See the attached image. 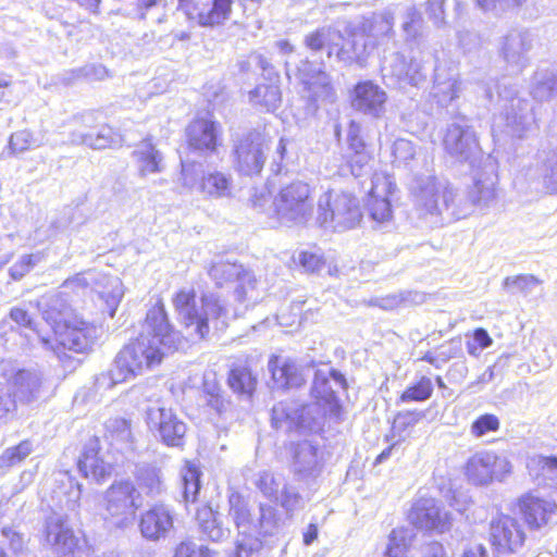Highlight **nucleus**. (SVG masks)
<instances>
[{
	"label": "nucleus",
	"instance_id": "5fc2aeb1",
	"mask_svg": "<svg viewBox=\"0 0 557 557\" xmlns=\"http://www.w3.org/2000/svg\"><path fill=\"white\" fill-rule=\"evenodd\" d=\"M36 263V258L33 255H25L20 258L15 267L20 269V274L28 272Z\"/></svg>",
	"mask_w": 557,
	"mask_h": 557
},
{
	"label": "nucleus",
	"instance_id": "8fccbe9b",
	"mask_svg": "<svg viewBox=\"0 0 557 557\" xmlns=\"http://www.w3.org/2000/svg\"><path fill=\"white\" fill-rule=\"evenodd\" d=\"M539 463L543 471L550 473L553 476L557 478V456L548 455V456H540Z\"/></svg>",
	"mask_w": 557,
	"mask_h": 557
},
{
	"label": "nucleus",
	"instance_id": "680f3d73",
	"mask_svg": "<svg viewBox=\"0 0 557 557\" xmlns=\"http://www.w3.org/2000/svg\"><path fill=\"white\" fill-rule=\"evenodd\" d=\"M277 45L286 53H290L294 50V47L288 40H281Z\"/></svg>",
	"mask_w": 557,
	"mask_h": 557
},
{
	"label": "nucleus",
	"instance_id": "bb28decb",
	"mask_svg": "<svg viewBox=\"0 0 557 557\" xmlns=\"http://www.w3.org/2000/svg\"><path fill=\"white\" fill-rule=\"evenodd\" d=\"M227 502L228 513L234 525L237 529L248 525L252 520V516L245 496L238 491H233L228 495Z\"/></svg>",
	"mask_w": 557,
	"mask_h": 557
},
{
	"label": "nucleus",
	"instance_id": "6e6552de",
	"mask_svg": "<svg viewBox=\"0 0 557 557\" xmlns=\"http://www.w3.org/2000/svg\"><path fill=\"white\" fill-rule=\"evenodd\" d=\"M510 462L495 451H481L471 456L465 465V474L475 485L500 480L510 473Z\"/></svg>",
	"mask_w": 557,
	"mask_h": 557
},
{
	"label": "nucleus",
	"instance_id": "f704fd0d",
	"mask_svg": "<svg viewBox=\"0 0 557 557\" xmlns=\"http://www.w3.org/2000/svg\"><path fill=\"white\" fill-rule=\"evenodd\" d=\"M106 434L111 441L133 442L132 421L123 417L110 419L106 424Z\"/></svg>",
	"mask_w": 557,
	"mask_h": 557
},
{
	"label": "nucleus",
	"instance_id": "09e8293b",
	"mask_svg": "<svg viewBox=\"0 0 557 557\" xmlns=\"http://www.w3.org/2000/svg\"><path fill=\"white\" fill-rule=\"evenodd\" d=\"M9 315L20 326L29 327L32 325V318L24 308L14 307L10 310Z\"/></svg>",
	"mask_w": 557,
	"mask_h": 557
},
{
	"label": "nucleus",
	"instance_id": "603ef678",
	"mask_svg": "<svg viewBox=\"0 0 557 557\" xmlns=\"http://www.w3.org/2000/svg\"><path fill=\"white\" fill-rule=\"evenodd\" d=\"M423 557H448L444 545L441 542H432L428 546V552Z\"/></svg>",
	"mask_w": 557,
	"mask_h": 557
},
{
	"label": "nucleus",
	"instance_id": "72a5a7b5",
	"mask_svg": "<svg viewBox=\"0 0 557 557\" xmlns=\"http://www.w3.org/2000/svg\"><path fill=\"white\" fill-rule=\"evenodd\" d=\"M33 450L32 442L23 440L18 444L7 448L0 455V468H11L22 462Z\"/></svg>",
	"mask_w": 557,
	"mask_h": 557
},
{
	"label": "nucleus",
	"instance_id": "a18cd8bd",
	"mask_svg": "<svg viewBox=\"0 0 557 557\" xmlns=\"http://www.w3.org/2000/svg\"><path fill=\"white\" fill-rule=\"evenodd\" d=\"M527 0H476V4L483 11H490L497 8L499 4H506L507 9L521 8Z\"/></svg>",
	"mask_w": 557,
	"mask_h": 557
},
{
	"label": "nucleus",
	"instance_id": "ea45409f",
	"mask_svg": "<svg viewBox=\"0 0 557 557\" xmlns=\"http://www.w3.org/2000/svg\"><path fill=\"white\" fill-rule=\"evenodd\" d=\"M262 547L261 541L251 534H243L242 540L236 541L234 557H251Z\"/></svg>",
	"mask_w": 557,
	"mask_h": 557
},
{
	"label": "nucleus",
	"instance_id": "4d7b16f0",
	"mask_svg": "<svg viewBox=\"0 0 557 557\" xmlns=\"http://www.w3.org/2000/svg\"><path fill=\"white\" fill-rule=\"evenodd\" d=\"M462 557H487V552L482 544H479L474 547L466 549Z\"/></svg>",
	"mask_w": 557,
	"mask_h": 557
},
{
	"label": "nucleus",
	"instance_id": "6e6d98bb",
	"mask_svg": "<svg viewBox=\"0 0 557 557\" xmlns=\"http://www.w3.org/2000/svg\"><path fill=\"white\" fill-rule=\"evenodd\" d=\"M319 530L314 523L308 524L306 531L302 533V542L305 545L312 544L318 539Z\"/></svg>",
	"mask_w": 557,
	"mask_h": 557
},
{
	"label": "nucleus",
	"instance_id": "c756f323",
	"mask_svg": "<svg viewBox=\"0 0 557 557\" xmlns=\"http://www.w3.org/2000/svg\"><path fill=\"white\" fill-rule=\"evenodd\" d=\"M135 156L140 163L139 173L145 176L151 173H159L162 171V157L156 147L147 141L146 149L135 152Z\"/></svg>",
	"mask_w": 557,
	"mask_h": 557
},
{
	"label": "nucleus",
	"instance_id": "2f4dec72",
	"mask_svg": "<svg viewBox=\"0 0 557 557\" xmlns=\"http://www.w3.org/2000/svg\"><path fill=\"white\" fill-rule=\"evenodd\" d=\"M336 34L331 27H320L310 32L305 37V46L311 51H321L325 47H329L327 57H331L333 49L331 46L332 36ZM338 37H342L341 33H337Z\"/></svg>",
	"mask_w": 557,
	"mask_h": 557
},
{
	"label": "nucleus",
	"instance_id": "aec40b11",
	"mask_svg": "<svg viewBox=\"0 0 557 557\" xmlns=\"http://www.w3.org/2000/svg\"><path fill=\"white\" fill-rule=\"evenodd\" d=\"M195 522L198 531L207 541L218 543L225 537V530L219 518V512L209 503L197 507Z\"/></svg>",
	"mask_w": 557,
	"mask_h": 557
},
{
	"label": "nucleus",
	"instance_id": "dca6fc26",
	"mask_svg": "<svg viewBox=\"0 0 557 557\" xmlns=\"http://www.w3.org/2000/svg\"><path fill=\"white\" fill-rule=\"evenodd\" d=\"M273 386L277 389H297L306 385V376L296 359L272 355L268 361Z\"/></svg>",
	"mask_w": 557,
	"mask_h": 557
},
{
	"label": "nucleus",
	"instance_id": "f257e3e1",
	"mask_svg": "<svg viewBox=\"0 0 557 557\" xmlns=\"http://www.w3.org/2000/svg\"><path fill=\"white\" fill-rule=\"evenodd\" d=\"M161 492V481L154 473L136 476V480L113 481L104 491L102 506L104 519L116 528L128 525L144 505L145 494L154 497Z\"/></svg>",
	"mask_w": 557,
	"mask_h": 557
},
{
	"label": "nucleus",
	"instance_id": "f03ea898",
	"mask_svg": "<svg viewBox=\"0 0 557 557\" xmlns=\"http://www.w3.org/2000/svg\"><path fill=\"white\" fill-rule=\"evenodd\" d=\"M176 348V345L156 341L145 333L129 338L114 358V368L111 371L113 383L125 382L160 367Z\"/></svg>",
	"mask_w": 557,
	"mask_h": 557
},
{
	"label": "nucleus",
	"instance_id": "4468645a",
	"mask_svg": "<svg viewBox=\"0 0 557 557\" xmlns=\"http://www.w3.org/2000/svg\"><path fill=\"white\" fill-rule=\"evenodd\" d=\"M411 523L432 534H444L449 532L453 527V516L444 510L435 502H421L410 509Z\"/></svg>",
	"mask_w": 557,
	"mask_h": 557
},
{
	"label": "nucleus",
	"instance_id": "7c9ffc66",
	"mask_svg": "<svg viewBox=\"0 0 557 557\" xmlns=\"http://www.w3.org/2000/svg\"><path fill=\"white\" fill-rule=\"evenodd\" d=\"M297 264L304 272L314 274L325 267L326 260L317 245H312L311 248L298 252Z\"/></svg>",
	"mask_w": 557,
	"mask_h": 557
},
{
	"label": "nucleus",
	"instance_id": "39448f33",
	"mask_svg": "<svg viewBox=\"0 0 557 557\" xmlns=\"http://www.w3.org/2000/svg\"><path fill=\"white\" fill-rule=\"evenodd\" d=\"M184 138L186 149L198 156L216 154L224 146L222 125L211 114L196 115L189 120Z\"/></svg>",
	"mask_w": 557,
	"mask_h": 557
},
{
	"label": "nucleus",
	"instance_id": "bf43d9fd",
	"mask_svg": "<svg viewBox=\"0 0 557 557\" xmlns=\"http://www.w3.org/2000/svg\"><path fill=\"white\" fill-rule=\"evenodd\" d=\"M394 448V444L389 445L388 447H386L383 451H381L376 459H375V465L377 463H381L383 460H385L386 458H388L392 454V450Z\"/></svg>",
	"mask_w": 557,
	"mask_h": 557
},
{
	"label": "nucleus",
	"instance_id": "3c124183",
	"mask_svg": "<svg viewBox=\"0 0 557 557\" xmlns=\"http://www.w3.org/2000/svg\"><path fill=\"white\" fill-rule=\"evenodd\" d=\"M300 499V495L296 492L283 491L281 505L287 510H293Z\"/></svg>",
	"mask_w": 557,
	"mask_h": 557
},
{
	"label": "nucleus",
	"instance_id": "58836bf2",
	"mask_svg": "<svg viewBox=\"0 0 557 557\" xmlns=\"http://www.w3.org/2000/svg\"><path fill=\"white\" fill-rule=\"evenodd\" d=\"M206 405L219 416L225 413L231 400L224 395L221 388H208L205 391Z\"/></svg>",
	"mask_w": 557,
	"mask_h": 557
},
{
	"label": "nucleus",
	"instance_id": "774afa93",
	"mask_svg": "<svg viewBox=\"0 0 557 557\" xmlns=\"http://www.w3.org/2000/svg\"><path fill=\"white\" fill-rule=\"evenodd\" d=\"M10 86V82L0 78V88H7Z\"/></svg>",
	"mask_w": 557,
	"mask_h": 557
},
{
	"label": "nucleus",
	"instance_id": "49530a36",
	"mask_svg": "<svg viewBox=\"0 0 557 557\" xmlns=\"http://www.w3.org/2000/svg\"><path fill=\"white\" fill-rule=\"evenodd\" d=\"M429 16L436 23L445 20V0H429L425 3Z\"/></svg>",
	"mask_w": 557,
	"mask_h": 557
},
{
	"label": "nucleus",
	"instance_id": "a878e982",
	"mask_svg": "<svg viewBox=\"0 0 557 557\" xmlns=\"http://www.w3.org/2000/svg\"><path fill=\"white\" fill-rule=\"evenodd\" d=\"M348 148L351 151L347 159V164L352 174H357L371 159V154L367 150V144L357 134H349Z\"/></svg>",
	"mask_w": 557,
	"mask_h": 557
},
{
	"label": "nucleus",
	"instance_id": "a211bd4d",
	"mask_svg": "<svg viewBox=\"0 0 557 557\" xmlns=\"http://www.w3.org/2000/svg\"><path fill=\"white\" fill-rule=\"evenodd\" d=\"M394 184L386 175H375L368 194V209L371 218L376 222H386L392 219L393 210L389 197L394 191Z\"/></svg>",
	"mask_w": 557,
	"mask_h": 557
},
{
	"label": "nucleus",
	"instance_id": "de8ad7c7",
	"mask_svg": "<svg viewBox=\"0 0 557 557\" xmlns=\"http://www.w3.org/2000/svg\"><path fill=\"white\" fill-rule=\"evenodd\" d=\"M62 286L69 289V293L77 294L79 292L84 293L89 288L90 285L88 281L81 273H78L65 280Z\"/></svg>",
	"mask_w": 557,
	"mask_h": 557
},
{
	"label": "nucleus",
	"instance_id": "f8f14e48",
	"mask_svg": "<svg viewBox=\"0 0 557 557\" xmlns=\"http://www.w3.org/2000/svg\"><path fill=\"white\" fill-rule=\"evenodd\" d=\"M387 100L386 91L371 79L357 82L349 94L351 108L374 119L383 116Z\"/></svg>",
	"mask_w": 557,
	"mask_h": 557
},
{
	"label": "nucleus",
	"instance_id": "a19ab883",
	"mask_svg": "<svg viewBox=\"0 0 557 557\" xmlns=\"http://www.w3.org/2000/svg\"><path fill=\"white\" fill-rule=\"evenodd\" d=\"M473 342L467 343V351L471 356H476L482 349L490 347L493 343L492 337L483 327H478L472 333Z\"/></svg>",
	"mask_w": 557,
	"mask_h": 557
},
{
	"label": "nucleus",
	"instance_id": "052dcab7",
	"mask_svg": "<svg viewBox=\"0 0 557 557\" xmlns=\"http://www.w3.org/2000/svg\"><path fill=\"white\" fill-rule=\"evenodd\" d=\"M517 283H522L524 285H528V284H534L536 283L537 281L535 280L534 276L532 275H519L516 277L515 280Z\"/></svg>",
	"mask_w": 557,
	"mask_h": 557
},
{
	"label": "nucleus",
	"instance_id": "69168bd1",
	"mask_svg": "<svg viewBox=\"0 0 557 557\" xmlns=\"http://www.w3.org/2000/svg\"><path fill=\"white\" fill-rule=\"evenodd\" d=\"M435 382H436V384H437V386H438V387H441V388L446 387L445 382H444V380L442 379V376H440V375H438V376H436V377H435Z\"/></svg>",
	"mask_w": 557,
	"mask_h": 557
},
{
	"label": "nucleus",
	"instance_id": "9b49d317",
	"mask_svg": "<svg viewBox=\"0 0 557 557\" xmlns=\"http://www.w3.org/2000/svg\"><path fill=\"white\" fill-rule=\"evenodd\" d=\"M146 421L149 430L157 434L165 446L180 447L184 444L187 425L171 409L149 408Z\"/></svg>",
	"mask_w": 557,
	"mask_h": 557
},
{
	"label": "nucleus",
	"instance_id": "9d476101",
	"mask_svg": "<svg viewBox=\"0 0 557 557\" xmlns=\"http://www.w3.org/2000/svg\"><path fill=\"white\" fill-rule=\"evenodd\" d=\"M512 508L520 516L522 524L531 531H537L548 524L557 511V504L528 491L516 498Z\"/></svg>",
	"mask_w": 557,
	"mask_h": 557
},
{
	"label": "nucleus",
	"instance_id": "f3484780",
	"mask_svg": "<svg viewBox=\"0 0 557 557\" xmlns=\"http://www.w3.org/2000/svg\"><path fill=\"white\" fill-rule=\"evenodd\" d=\"M174 527V517L163 504H154L145 510L139 518L138 528L141 535L151 541L165 537Z\"/></svg>",
	"mask_w": 557,
	"mask_h": 557
},
{
	"label": "nucleus",
	"instance_id": "20e7f679",
	"mask_svg": "<svg viewBox=\"0 0 557 557\" xmlns=\"http://www.w3.org/2000/svg\"><path fill=\"white\" fill-rule=\"evenodd\" d=\"M45 319L52 330L51 337L45 343L75 352H84L90 345V324L78 314L72 312L64 315L50 309L46 311Z\"/></svg>",
	"mask_w": 557,
	"mask_h": 557
},
{
	"label": "nucleus",
	"instance_id": "c9c22d12",
	"mask_svg": "<svg viewBox=\"0 0 557 557\" xmlns=\"http://www.w3.org/2000/svg\"><path fill=\"white\" fill-rule=\"evenodd\" d=\"M500 429V421L494 413H483L476 417L470 426L474 437H482L487 433L497 432Z\"/></svg>",
	"mask_w": 557,
	"mask_h": 557
},
{
	"label": "nucleus",
	"instance_id": "13d9d810",
	"mask_svg": "<svg viewBox=\"0 0 557 557\" xmlns=\"http://www.w3.org/2000/svg\"><path fill=\"white\" fill-rule=\"evenodd\" d=\"M330 375L341 385L343 389L348 388V383L344 374H342L339 371L332 369L330 371Z\"/></svg>",
	"mask_w": 557,
	"mask_h": 557
},
{
	"label": "nucleus",
	"instance_id": "e2e57ef3",
	"mask_svg": "<svg viewBox=\"0 0 557 557\" xmlns=\"http://www.w3.org/2000/svg\"><path fill=\"white\" fill-rule=\"evenodd\" d=\"M82 5L97 9L101 0H78Z\"/></svg>",
	"mask_w": 557,
	"mask_h": 557
},
{
	"label": "nucleus",
	"instance_id": "412c9836",
	"mask_svg": "<svg viewBox=\"0 0 557 557\" xmlns=\"http://www.w3.org/2000/svg\"><path fill=\"white\" fill-rule=\"evenodd\" d=\"M226 383L236 395L251 398L257 391L258 377L248 364H233L227 373Z\"/></svg>",
	"mask_w": 557,
	"mask_h": 557
},
{
	"label": "nucleus",
	"instance_id": "b1692460",
	"mask_svg": "<svg viewBox=\"0 0 557 557\" xmlns=\"http://www.w3.org/2000/svg\"><path fill=\"white\" fill-rule=\"evenodd\" d=\"M304 89L308 92L310 101L314 102L320 97H332L334 88L327 74L322 70H314L301 81Z\"/></svg>",
	"mask_w": 557,
	"mask_h": 557
},
{
	"label": "nucleus",
	"instance_id": "6ab92c4d",
	"mask_svg": "<svg viewBox=\"0 0 557 557\" xmlns=\"http://www.w3.org/2000/svg\"><path fill=\"white\" fill-rule=\"evenodd\" d=\"M143 325L147 330L146 336L166 344L176 345L174 339L175 330L162 298H158L147 310Z\"/></svg>",
	"mask_w": 557,
	"mask_h": 557
},
{
	"label": "nucleus",
	"instance_id": "0e129e2a",
	"mask_svg": "<svg viewBox=\"0 0 557 557\" xmlns=\"http://www.w3.org/2000/svg\"><path fill=\"white\" fill-rule=\"evenodd\" d=\"M8 412H9V409L7 407V403L2 397H0V419L5 417L8 414Z\"/></svg>",
	"mask_w": 557,
	"mask_h": 557
},
{
	"label": "nucleus",
	"instance_id": "7ed1b4c3",
	"mask_svg": "<svg viewBox=\"0 0 557 557\" xmlns=\"http://www.w3.org/2000/svg\"><path fill=\"white\" fill-rule=\"evenodd\" d=\"M313 211V189L302 181L283 186L272 200L271 218L293 224L305 223Z\"/></svg>",
	"mask_w": 557,
	"mask_h": 557
},
{
	"label": "nucleus",
	"instance_id": "2eb2a0df",
	"mask_svg": "<svg viewBox=\"0 0 557 557\" xmlns=\"http://www.w3.org/2000/svg\"><path fill=\"white\" fill-rule=\"evenodd\" d=\"M234 166L244 175L259 174L265 163L263 141L248 134L240 138L233 149Z\"/></svg>",
	"mask_w": 557,
	"mask_h": 557
},
{
	"label": "nucleus",
	"instance_id": "79ce46f5",
	"mask_svg": "<svg viewBox=\"0 0 557 557\" xmlns=\"http://www.w3.org/2000/svg\"><path fill=\"white\" fill-rule=\"evenodd\" d=\"M423 418V412L417 410H407L396 414L394 420V429L398 432H405L413 428Z\"/></svg>",
	"mask_w": 557,
	"mask_h": 557
},
{
	"label": "nucleus",
	"instance_id": "864d4df0",
	"mask_svg": "<svg viewBox=\"0 0 557 557\" xmlns=\"http://www.w3.org/2000/svg\"><path fill=\"white\" fill-rule=\"evenodd\" d=\"M158 4V0H136L135 9L140 18H145L147 12Z\"/></svg>",
	"mask_w": 557,
	"mask_h": 557
},
{
	"label": "nucleus",
	"instance_id": "c03bdc74",
	"mask_svg": "<svg viewBox=\"0 0 557 557\" xmlns=\"http://www.w3.org/2000/svg\"><path fill=\"white\" fill-rule=\"evenodd\" d=\"M338 214H351L359 211L358 200L355 196L346 193L338 195L336 199V208Z\"/></svg>",
	"mask_w": 557,
	"mask_h": 557
},
{
	"label": "nucleus",
	"instance_id": "338daca9",
	"mask_svg": "<svg viewBox=\"0 0 557 557\" xmlns=\"http://www.w3.org/2000/svg\"><path fill=\"white\" fill-rule=\"evenodd\" d=\"M422 360H425L430 363H433V357L430 355V354H425L423 357H422Z\"/></svg>",
	"mask_w": 557,
	"mask_h": 557
},
{
	"label": "nucleus",
	"instance_id": "5701e85b",
	"mask_svg": "<svg viewBox=\"0 0 557 557\" xmlns=\"http://www.w3.org/2000/svg\"><path fill=\"white\" fill-rule=\"evenodd\" d=\"M311 396L317 405L327 407L330 412L336 417H341L343 406L339 403L336 393L330 385V380L325 375H317L311 387Z\"/></svg>",
	"mask_w": 557,
	"mask_h": 557
},
{
	"label": "nucleus",
	"instance_id": "c85d7f7f",
	"mask_svg": "<svg viewBox=\"0 0 557 557\" xmlns=\"http://www.w3.org/2000/svg\"><path fill=\"white\" fill-rule=\"evenodd\" d=\"M249 97L255 106L267 111L277 108L282 101V94L276 85H258L249 91Z\"/></svg>",
	"mask_w": 557,
	"mask_h": 557
},
{
	"label": "nucleus",
	"instance_id": "cd10ccee",
	"mask_svg": "<svg viewBox=\"0 0 557 557\" xmlns=\"http://www.w3.org/2000/svg\"><path fill=\"white\" fill-rule=\"evenodd\" d=\"M433 383L428 376H421L409 384L398 397L399 403H423L433 395Z\"/></svg>",
	"mask_w": 557,
	"mask_h": 557
},
{
	"label": "nucleus",
	"instance_id": "4c0bfd02",
	"mask_svg": "<svg viewBox=\"0 0 557 557\" xmlns=\"http://www.w3.org/2000/svg\"><path fill=\"white\" fill-rule=\"evenodd\" d=\"M34 144L32 133L27 129H21L10 136L8 148L11 153L17 154L32 149Z\"/></svg>",
	"mask_w": 557,
	"mask_h": 557
},
{
	"label": "nucleus",
	"instance_id": "4be33fe9",
	"mask_svg": "<svg viewBox=\"0 0 557 557\" xmlns=\"http://www.w3.org/2000/svg\"><path fill=\"white\" fill-rule=\"evenodd\" d=\"M232 180L220 171L203 174L198 181V189L208 198H223L231 195Z\"/></svg>",
	"mask_w": 557,
	"mask_h": 557
},
{
	"label": "nucleus",
	"instance_id": "ddd939ff",
	"mask_svg": "<svg viewBox=\"0 0 557 557\" xmlns=\"http://www.w3.org/2000/svg\"><path fill=\"white\" fill-rule=\"evenodd\" d=\"M197 293L194 288H180L172 296V304L178 315L182 317L185 327H195L200 339L208 337L210 332L209 317L196 305Z\"/></svg>",
	"mask_w": 557,
	"mask_h": 557
},
{
	"label": "nucleus",
	"instance_id": "423d86ee",
	"mask_svg": "<svg viewBox=\"0 0 557 557\" xmlns=\"http://www.w3.org/2000/svg\"><path fill=\"white\" fill-rule=\"evenodd\" d=\"M527 537L521 521L509 513L499 512L490 522L488 543L496 557L517 554L523 548Z\"/></svg>",
	"mask_w": 557,
	"mask_h": 557
},
{
	"label": "nucleus",
	"instance_id": "393cba45",
	"mask_svg": "<svg viewBox=\"0 0 557 557\" xmlns=\"http://www.w3.org/2000/svg\"><path fill=\"white\" fill-rule=\"evenodd\" d=\"M201 471L197 465L186 460L182 470L183 496L186 503H195L200 491Z\"/></svg>",
	"mask_w": 557,
	"mask_h": 557
},
{
	"label": "nucleus",
	"instance_id": "e433bc0d",
	"mask_svg": "<svg viewBox=\"0 0 557 557\" xmlns=\"http://www.w3.org/2000/svg\"><path fill=\"white\" fill-rule=\"evenodd\" d=\"M408 543L404 529H394L388 536L384 557H407Z\"/></svg>",
	"mask_w": 557,
	"mask_h": 557
},
{
	"label": "nucleus",
	"instance_id": "473e14b6",
	"mask_svg": "<svg viewBox=\"0 0 557 557\" xmlns=\"http://www.w3.org/2000/svg\"><path fill=\"white\" fill-rule=\"evenodd\" d=\"M215 554L209 546L197 544L193 539L187 537L173 547L172 557H214Z\"/></svg>",
	"mask_w": 557,
	"mask_h": 557
},
{
	"label": "nucleus",
	"instance_id": "0eeeda50",
	"mask_svg": "<svg viewBox=\"0 0 557 557\" xmlns=\"http://www.w3.org/2000/svg\"><path fill=\"white\" fill-rule=\"evenodd\" d=\"M176 3L187 20L203 28H216L231 18L234 0H210L208 8L201 0H176Z\"/></svg>",
	"mask_w": 557,
	"mask_h": 557
},
{
	"label": "nucleus",
	"instance_id": "37998d69",
	"mask_svg": "<svg viewBox=\"0 0 557 557\" xmlns=\"http://www.w3.org/2000/svg\"><path fill=\"white\" fill-rule=\"evenodd\" d=\"M54 544L63 550L73 552L78 546V540L70 528H61L54 537Z\"/></svg>",
	"mask_w": 557,
	"mask_h": 557
},
{
	"label": "nucleus",
	"instance_id": "1a4fd4ad",
	"mask_svg": "<svg viewBox=\"0 0 557 557\" xmlns=\"http://www.w3.org/2000/svg\"><path fill=\"white\" fill-rule=\"evenodd\" d=\"M76 468L83 479L99 485L107 482L114 472V465L104 460L101 441L96 435L83 446L76 460Z\"/></svg>",
	"mask_w": 557,
	"mask_h": 557
}]
</instances>
